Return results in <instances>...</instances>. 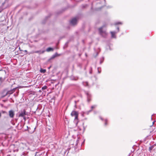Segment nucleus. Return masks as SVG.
<instances>
[{
	"label": "nucleus",
	"instance_id": "obj_1",
	"mask_svg": "<svg viewBox=\"0 0 156 156\" xmlns=\"http://www.w3.org/2000/svg\"><path fill=\"white\" fill-rule=\"evenodd\" d=\"M105 26L104 25L101 27L100 28L98 29L100 34L104 37H106L107 35V34L105 31L103 30H102L103 28Z\"/></svg>",
	"mask_w": 156,
	"mask_h": 156
},
{
	"label": "nucleus",
	"instance_id": "obj_2",
	"mask_svg": "<svg viewBox=\"0 0 156 156\" xmlns=\"http://www.w3.org/2000/svg\"><path fill=\"white\" fill-rule=\"evenodd\" d=\"M27 115L26 111L25 110H21L19 112V117H22L25 120L26 117L25 115Z\"/></svg>",
	"mask_w": 156,
	"mask_h": 156
},
{
	"label": "nucleus",
	"instance_id": "obj_3",
	"mask_svg": "<svg viewBox=\"0 0 156 156\" xmlns=\"http://www.w3.org/2000/svg\"><path fill=\"white\" fill-rule=\"evenodd\" d=\"M84 92L87 96V101L88 102H89L91 100V94L90 92L88 91H85Z\"/></svg>",
	"mask_w": 156,
	"mask_h": 156
},
{
	"label": "nucleus",
	"instance_id": "obj_4",
	"mask_svg": "<svg viewBox=\"0 0 156 156\" xmlns=\"http://www.w3.org/2000/svg\"><path fill=\"white\" fill-rule=\"evenodd\" d=\"M71 115L72 116L74 117L75 120L78 119V114L77 112L73 111L71 112Z\"/></svg>",
	"mask_w": 156,
	"mask_h": 156
},
{
	"label": "nucleus",
	"instance_id": "obj_5",
	"mask_svg": "<svg viewBox=\"0 0 156 156\" xmlns=\"http://www.w3.org/2000/svg\"><path fill=\"white\" fill-rule=\"evenodd\" d=\"M77 17H76L70 20V23L71 24L74 25L76 24L77 22Z\"/></svg>",
	"mask_w": 156,
	"mask_h": 156
},
{
	"label": "nucleus",
	"instance_id": "obj_6",
	"mask_svg": "<svg viewBox=\"0 0 156 156\" xmlns=\"http://www.w3.org/2000/svg\"><path fill=\"white\" fill-rule=\"evenodd\" d=\"M117 29L118 30V32L119 31V27H117ZM110 33L111 34V37L112 38H116V37L115 35V34L117 33V32L115 31H111Z\"/></svg>",
	"mask_w": 156,
	"mask_h": 156
},
{
	"label": "nucleus",
	"instance_id": "obj_7",
	"mask_svg": "<svg viewBox=\"0 0 156 156\" xmlns=\"http://www.w3.org/2000/svg\"><path fill=\"white\" fill-rule=\"evenodd\" d=\"M9 117L11 118H13L15 115L14 112L12 110H11L9 112Z\"/></svg>",
	"mask_w": 156,
	"mask_h": 156
},
{
	"label": "nucleus",
	"instance_id": "obj_8",
	"mask_svg": "<svg viewBox=\"0 0 156 156\" xmlns=\"http://www.w3.org/2000/svg\"><path fill=\"white\" fill-rule=\"evenodd\" d=\"M16 89V88H14L13 89H12L8 91L7 92L6 94H12L13 93H14Z\"/></svg>",
	"mask_w": 156,
	"mask_h": 156
},
{
	"label": "nucleus",
	"instance_id": "obj_9",
	"mask_svg": "<svg viewBox=\"0 0 156 156\" xmlns=\"http://www.w3.org/2000/svg\"><path fill=\"white\" fill-rule=\"evenodd\" d=\"M45 51H44V50L37 51H35L34 52H33V53H39V54H41L44 53V52Z\"/></svg>",
	"mask_w": 156,
	"mask_h": 156
},
{
	"label": "nucleus",
	"instance_id": "obj_10",
	"mask_svg": "<svg viewBox=\"0 0 156 156\" xmlns=\"http://www.w3.org/2000/svg\"><path fill=\"white\" fill-rule=\"evenodd\" d=\"M96 106H97L96 105H95L91 106V109L89 110L88 111L86 112V113L87 114H88L89 112H91V111H92V110H93V108H95L96 107Z\"/></svg>",
	"mask_w": 156,
	"mask_h": 156
},
{
	"label": "nucleus",
	"instance_id": "obj_11",
	"mask_svg": "<svg viewBox=\"0 0 156 156\" xmlns=\"http://www.w3.org/2000/svg\"><path fill=\"white\" fill-rule=\"evenodd\" d=\"M54 50V48H52L49 47L46 49V51L49 52L51 51H53Z\"/></svg>",
	"mask_w": 156,
	"mask_h": 156
},
{
	"label": "nucleus",
	"instance_id": "obj_12",
	"mask_svg": "<svg viewBox=\"0 0 156 156\" xmlns=\"http://www.w3.org/2000/svg\"><path fill=\"white\" fill-rule=\"evenodd\" d=\"M104 60V58L102 57L100 59V64H101L103 62Z\"/></svg>",
	"mask_w": 156,
	"mask_h": 156
},
{
	"label": "nucleus",
	"instance_id": "obj_13",
	"mask_svg": "<svg viewBox=\"0 0 156 156\" xmlns=\"http://www.w3.org/2000/svg\"><path fill=\"white\" fill-rule=\"evenodd\" d=\"M40 71L41 73H44L46 72V70L44 69H41Z\"/></svg>",
	"mask_w": 156,
	"mask_h": 156
},
{
	"label": "nucleus",
	"instance_id": "obj_14",
	"mask_svg": "<svg viewBox=\"0 0 156 156\" xmlns=\"http://www.w3.org/2000/svg\"><path fill=\"white\" fill-rule=\"evenodd\" d=\"M154 146L152 145V146H151L149 147V151L151 152V150H152L153 148H154Z\"/></svg>",
	"mask_w": 156,
	"mask_h": 156
},
{
	"label": "nucleus",
	"instance_id": "obj_15",
	"mask_svg": "<svg viewBox=\"0 0 156 156\" xmlns=\"http://www.w3.org/2000/svg\"><path fill=\"white\" fill-rule=\"evenodd\" d=\"M119 24H122V23L120 22H117L115 23V25H118Z\"/></svg>",
	"mask_w": 156,
	"mask_h": 156
},
{
	"label": "nucleus",
	"instance_id": "obj_16",
	"mask_svg": "<svg viewBox=\"0 0 156 156\" xmlns=\"http://www.w3.org/2000/svg\"><path fill=\"white\" fill-rule=\"evenodd\" d=\"M83 85L84 86H87L88 85V83L87 82H83Z\"/></svg>",
	"mask_w": 156,
	"mask_h": 156
},
{
	"label": "nucleus",
	"instance_id": "obj_17",
	"mask_svg": "<svg viewBox=\"0 0 156 156\" xmlns=\"http://www.w3.org/2000/svg\"><path fill=\"white\" fill-rule=\"evenodd\" d=\"M47 87L46 86H45L42 87V89L43 90H45L47 89Z\"/></svg>",
	"mask_w": 156,
	"mask_h": 156
},
{
	"label": "nucleus",
	"instance_id": "obj_18",
	"mask_svg": "<svg viewBox=\"0 0 156 156\" xmlns=\"http://www.w3.org/2000/svg\"><path fill=\"white\" fill-rule=\"evenodd\" d=\"M79 138H78L77 140H76V146L79 143Z\"/></svg>",
	"mask_w": 156,
	"mask_h": 156
},
{
	"label": "nucleus",
	"instance_id": "obj_19",
	"mask_svg": "<svg viewBox=\"0 0 156 156\" xmlns=\"http://www.w3.org/2000/svg\"><path fill=\"white\" fill-rule=\"evenodd\" d=\"M55 57H56V56H55V55H53L52 57L51 58H50V59H53L54 58H55Z\"/></svg>",
	"mask_w": 156,
	"mask_h": 156
},
{
	"label": "nucleus",
	"instance_id": "obj_20",
	"mask_svg": "<svg viewBox=\"0 0 156 156\" xmlns=\"http://www.w3.org/2000/svg\"><path fill=\"white\" fill-rule=\"evenodd\" d=\"M107 120L106 119L105 120V125H106L107 124Z\"/></svg>",
	"mask_w": 156,
	"mask_h": 156
},
{
	"label": "nucleus",
	"instance_id": "obj_21",
	"mask_svg": "<svg viewBox=\"0 0 156 156\" xmlns=\"http://www.w3.org/2000/svg\"><path fill=\"white\" fill-rule=\"evenodd\" d=\"M55 55L56 57L58 55H58V53H55V54H54Z\"/></svg>",
	"mask_w": 156,
	"mask_h": 156
},
{
	"label": "nucleus",
	"instance_id": "obj_22",
	"mask_svg": "<svg viewBox=\"0 0 156 156\" xmlns=\"http://www.w3.org/2000/svg\"><path fill=\"white\" fill-rule=\"evenodd\" d=\"M99 68H98V73H101V72H100V71H99Z\"/></svg>",
	"mask_w": 156,
	"mask_h": 156
},
{
	"label": "nucleus",
	"instance_id": "obj_23",
	"mask_svg": "<svg viewBox=\"0 0 156 156\" xmlns=\"http://www.w3.org/2000/svg\"><path fill=\"white\" fill-rule=\"evenodd\" d=\"M2 112L3 113H6V112L5 111H2Z\"/></svg>",
	"mask_w": 156,
	"mask_h": 156
},
{
	"label": "nucleus",
	"instance_id": "obj_24",
	"mask_svg": "<svg viewBox=\"0 0 156 156\" xmlns=\"http://www.w3.org/2000/svg\"><path fill=\"white\" fill-rule=\"evenodd\" d=\"M24 51H25V52H26V54H27V50H25Z\"/></svg>",
	"mask_w": 156,
	"mask_h": 156
},
{
	"label": "nucleus",
	"instance_id": "obj_25",
	"mask_svg": "<svg viewBox=\"0 0 156 156\" xmlns=\"http://www.w3.org/2000/svg\"><path fill=\"white\" fill-rule=\"evenodd\" d=\"M101 2H105V0H101Z\"/></svg>",
	"mask_w": 156,
	"mask_h": 156
},
{
	"label": "nucleus",
	"instance_id": "obj_26",
	"mask_svg": "<svg viewBox=\"0 0 156 156\" xmlns=\"http://www.w3.org/2000/svg\"><path fill=\"white\" fill-rule=\"evenodd\" d=\"M100 119L101 120H103V119H102L101 117H100Z\"/></svg>",
	"mask_w": 156,
	"mask_h": 156
},
{
	"label": "nucleus",
	"instance_id": "obj_27",
	"mask_svg": "<svg viewBox=\"0 0 156 156\" xmlns=\"http://www.w3.org/2000/svg\"><path fill=\"white\" fill-rule=\"evenodd\" d=\"M90 74H91L92 73V71H90Z\"/></svg>",
	"mask_w": 156,
	"mask_h": 156
},
{
	"label": "nucleus",
	"instance_id": "obj_28",
	"mask_svg": "<svg viewBox=\"0 0 156 156\" xmlns=\"http://www.w3.org/2000/svg\"><path fill=\"white\" fill-rule=\"evenodd\" d=\"M19 49L20 50V51H22V50H21L20 49V47H19Z\"/></svg>",
	"mask_w": 156,
	"mask_h": 156
},
{
	"label": "nucleus",
	"instance_id": "obj_29",
	"mask_svg": "<svg viewBox=\"0 0 156 156\" xmlns=\"http://www.w3.org/2000/svg\"><path fill=\"white\" fill-rule=\"evenodd\" d=\"M2 78L1 77H0V80H1L2 79Z\"/></svg>",
	"mask_w": 156,
	"mask_h": 156
},
{
	"label": "nucleus",
	"instance_id": "obj_30",
	"mask_svg": "<svg viewBox=\"0 0 156 156\" xmlns=\"http://www.w3.org/2000/svg\"><path fill=\"white\" fill-rule=\"evenodd\" d=\"M2 12V10L0 9V12Z\"/></svg>",
	"mask_w": 156,
	"mask_h": 156
},
{
	"label": "nucleus",
	"instance_id": "obj_31",
	"mask_svg": "<svg viewBox=\"0 0 156 156\" xmlns=\"http://www.w3.org/2000/svg\"><path fill=\"white\" fill-rule=\"evenodd\" d=\"M98 55V53H97V55Z\"/></svg>",
	"mask_w": 156,
	"mask_h": 156
},
{
	"label": "nucleus",
	"instance_id": "obj_32",
	"mask_svg": "<svg viewBox=\"0 0 156 156\" xmlns=\"http://www.w3.org/2000/svg\"><path fill=\"white\" fill-rule=\"evenodd\" d=\"M151 119H152V116H151Z\"/></svg>",
	"mask_w": 156,
	"mask_h": 156
},
{
	"label": "nucleus",
	"instance_id": "obj_33",
	"mask_svg": "<svg viewBox=\"0 0 156 156\" xmlns=\"http://www.w3.org/2000/svg\"><path fill=\"white\" fill-rule=\"evenodd\" d=\"M154 122H153V124L154 123Z\"/></svg>",
	"mask_w": 156,
	"mask_h": 156
},
{
	"label": "nucleus",
	"instance_id": "obj_34",
	"mask_svg": "<svg viewBox=\"0 0 156 156\" xmlns=\"http://www.w3.org/2000/svg\"><path fill=\"white\" fill-rule=\"evenodd\" d=\"M39 92H41V91H40V90Z\"/></svg>",
	"mask_w": 156,
	"mask_h": 156
},
{
	"label": "nucleus",
	"instance_id": "obj_35",
	"mask_svg": "<svg viewBox=\"0 0 156 156\" xmlns=\"http://www.w3.org/2000/svg\"><path fill=\"white\" fill-rule=\"evenodd\" d=\"M39 92H41V91H40V90Z\"/></svg>",
	"mask_w": 156,
	"mask_h": 156
},
{
	"label": "nucleus",
	"instance_id": "obj_36",
	"mask_svg": "<svg viewBox=\"0 0 156 156\" xmlns=\"http://www.w3.org/2000/svg\"><path fill=\"white\" fill-rule=\"evenodd\" d=\"M75 103H76V101H75Z\"/></svg>",
	"mask_w": 156,
	"mask_h": 156
},
{
	"label": "nucleus",
	"instance_id": "obj_37",
	"mask_svg": "<svg viewBox=\"0 0 156 156\" xmlns=\"http://www.w3.org/2000/svg\"><path fill=\"white\" fill-rule=\"evenodd\" d=\"M1 70H2V69L0 70V71H1Z\"/></svg>",
	"mask_w": 156,
	"mask_h": 156
}]
</instances>
